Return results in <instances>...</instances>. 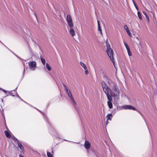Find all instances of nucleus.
<instances>
[{
	"mask_svg": "<svg viewBox=\"0 0 157 157\" xmlns=\"http://www.w3.org/2000/svg\"><path fill=\"white\" fill-rule=\"evenodd\" d=\"M109 85L111 87L112 90L115 92L113 96L114 97H118L120 93V91L117 85L111 80L108 81Z\"/></svg>",
	"mask_w": 157,
	"mask_h": 157,
	"instance_id": "obj_1",
	"label": "nucleus"
},
{
	"mask_svg": "<svg viewBox=\"0 0 157 157\" xmlns=\"http://www.w3.org/2000/svg\"><path fill=\"white\" fill-rule=\"evenodd\" d=\"M106 52L111 61L114 63V58L113 56V51L112 49L106 50Z\"/></svg>",
	"mask_w": 157,
	"mask_h": 157,
	"instance_id": "obj_2",
	"label": "nucleus"
},
{
	"mask_svg": "<svg viewBox=\"0 0 157 157\" xmlns=\"http://www.w3.org/2000/svg\"><path fill=\"white\" fill-rule=\"evenodd\" d=\"M101 84L103 91L104 93H106L107 92L109 91V90H110L111 92L112 91V90L110 89L109 87H108L106 83L104 81L102 82Z\"/></svg>",
	"mask_w": 157,
	"mask_h": 157,
	"instance_id": "obj_3",
	"label": "nucleus"
},
{
	"mask_svg": "<svg viewBox=\"0 0 157 157\" xmlns=\"http://www.w3.org/2000/svg\"><path fill=\"white\" fill-rule=\"evenodd\" d=\"M67 21L70 27L71 28H72L73 26V23L71 17L70 15H67Z\"/></svg>",
	"mask_w": 157,
	"mask_h": 157,
	"instance_id": "obj_4",
	"label": "nucleus"
},
{
	"mask_svg": "<svg viewBox=\"0 0 157 157\" xmlns=\"http://www.w3.org/2000/svg\"><path fill=\"white\" fill-rule=\"evenodd\" d=\"M28 64L30 69L32 70H35V67L36 65V62L34 61H32L29 62L28 63Z\"/></svg>",
	"mask_w": 157,
	"mask_h": 157,
	"instance_id": "obj_5",
	"label": "nucleus"
},
{
	"mask_svg": "<svg viewBox=\"0 0 157 157\" xmlns=\"http://www.w3.org/2000/svg\"><path fill=\"white\" fill-rule=\"evenodd\" d=\"M63 86L65 88V90L67 93L68 96L70 98V97L73 96L72 94L71 93V91L69 90V89L67 87V86L64 83L63 84Z\"/></svg>",
	"mask_w": 157,
	"mask_h": 157,
	"instance_id": "obj_6",
	"label": "nucleus"
},
{
	"mask_svg": "<svg viewBox=\"0 0 157 157\" xmlns=\"http://www.w3.org/2000/svg\"><path fill=\"white\" fill-rule=\"evenodd\" d=\"M91 144L88 141L86 140L84 143V147L86 149H88L90 147Z\"/></svg>",
	"mask_w": 157,
	"mask_h": 157,
	"instance_id": "obj_7",
	"label": "nucleus"
},
{
	"mask_svg": "<svg viewBox=\"0 0 157 157\" xmlns=\"http://www.w3.org/2000/svg\"><path fill=\"white\" fill-rule=\"evenodd\" d=\"M109 91H107L106 92V93H105L106 95L107 96V99L109 100V101H112V98L111 97V96L109 94Z\"/></svg>",
	"mask_w": 157,
	"mask_h": 157,
	"instance_id": "obj_8",
	"label": "nucleus"
},
{
	"mask_svg": "<svg viewBox=\"0 0 157 157\" xmlns=\"http://www.w3.org/2000/svg\"><path fill=\"white\" fill-rule=\"evenodd\" d=\"M4 133L5 135L8 138H10L11 137V135L10 133L8 131H4Z\"/></svg>",
	"mask_w": 157,
	"mask_h": 157,
	"instance_id": "obj_9",
	"label": "nucleus"
},
{
	"mask_svg": "<svg viewBox=\"0 0 157 157\" xmlns=\"http://www.w3.org/2000/svg\"><path fill=\"white\" fill-rule=\"evenodd\" d=\"M69 31L72 36H74L75 35V32L72 28L70 29Z\"/></svg>",
	"mask_w": 157,
	"mask_h": 157,
	"instance_id": "obj_10",
	"label": "nucleus"
},
{
	"mask_svg": "<svg viewBox=\"0 0 157 157\" xmlns=\"http://www.w3.org/2000/svg\"><path fill=\"white\" fill-rule=\"evenodd\" d=\"M107 118V120L111 121L113 117L112 115L111 114H109L106 116Z\"/></svg>",
	"mask_w": 157,
	"mask_h": 157,
	"instance_id": "obj_11",
	"label": "nucleus"
},
{
	"mask_svg": "<svg viewBox=\"0 0 157 157\" xmlns=\"http://www.w3.org/2000/svg\"><path fill=\"white\" fill-rule=\"evenodd\" d=\"M17 143L18 146L20 149L22 151L23 150L24 148L22 144L20 143H19V141H17Z\"/></svg>",
	"mask_w": 157,
	"mask_h": 157,
	"instance_id": "obj_12",
	"label": "nucleus"
},
{
	"mask_svg": "<svg viewBox=\"0 0 157 157\" xmlns=\"http://www.w3.org/2000/svg\"><path fill=\"white\" fill-rule=\"evenodd\" d=\"M107 104L110 109H111L113 108V105L111 101H108Z\"/></svg>",
	"mask_w": 157,
	"mask_h": 157,
	"instance_id": "obj_13",
	"label": "nucleus"
},
{
	"mask_svg": "<svg viewBox=\"0 0 157 157\" xmlns=\"http://www.w3.org/2000/svg\"><path fill=\"white\" fill-rule=\"evenodd\" d=\"M143 13H144V14L146 16V18L147 20V21H148L149 22V21H150V19H149V16H148L147 14L145 12H144V11H143Z\"/></svg>",
	"mask_w": 157,
	"mask_h": 157,
	"instance_id": "obj_14",
	"label": "nucleus"
},
{
	"mask_svg": "<svg viewBox=\"0 0 157 157\" xmlns=\"http://www.w3.org/2000/svg\"><path fill=\"white\" fill-rule=\"evenodd\" d=\"M80 65L83 67L84 69H86L87 68L85 64L84 63L82 62H80Z\"/></svg>",
	"mask_w": 157,
	"mask_h": 157,
	"instance_id": "obj_15",
	"label": "nucleus"
},
{
	"mask_svg": "<svg viewBox=\"0 0 157 157\" xmlns=\"http://www.w3.org/2000/svg\"><path fill=\"white\" fill-rule=\"evenodd\" d=\"M106 48L107 49L106 50H108L109 49H112L110 48V45L108 43V41L107 40L106 42Z\"/></svg>",
	"mask_w": 157,
	"mask_h": 157,
	"instance_id": "obj_16",
	"label": "nucleus"
},
{
	"mask_svg": "<svg viewBox=\"0 0 157 157\" xmlns=\"http://www.w3.org/2000/svg\"><path fill=\"white\" fill-rule=\"evenodd\" d=\"M128 53V55L129 56H131L132 55V54L131 53V51L130 50V48H128L127 49Z\"/></svg>",
	"mask_w": 157,
	"mask_h": 157,
	"instance_id": "obj_17",
	"label": "nucleus"
},
{
	"mask_svg": "<svg viewBox=\"0 0 157 157\" xmlns=\"http://www.w3.org/2000/svg\"><path fill=\"white\" fill-rule=\"evenodd\" d=\"M137 14L138 17L140 20L142 19V17L139 11L137 12Z\"/></svg>",
	"mask_w": 157,
	"mask_h": 157,
	"instance_id": "obj_18",
	"label": "nucleus"
},
{
	"mask_svg": "<svg viewBox=\"0 0 157 157\" xmlns=\"http://www.w3.org/2000/svg\"><path fill=\"white\" fill-rule=\"evenodd\" d=\"M46 68L48 69V71H50L51 70V68L49 66V64H48V63H46Z\"/></svg>",
	"mask_w": 157,
	"mask_h": 157,
	"instance_id": "obj_19",
	"label": "nucleus"
},
{
	"mask_svg": "<svg viewBox=\"0 0 157 157\" xmlns=\"http://www.w3.org/2000/svg\"><path fill=\"white\" fill-rule=\"evenodd\" d=\"M47 155L48 157H53V155L49 152H47Z\"/></svg>",
	"mask_w": 157,
	"mask_h": 157,
	"instance_id": "obj_20",
	"label": "nucleus"
},
{
	"mask_svg": "<svg viewBox=\"0 0 157 157\" xmlns=\"http://www.w3.org/2000/svg\"><path fill=\"white\" fill-rule=\"evenodd\" d=\"M131 106L129 105H126L124 107V109H130Z\"/></svg>",
	"mask_w": 157,
	"mask_h": 157,
	"instance_id": "obj_21",
	"label": "nucleus"
},
{
	"mask_svg": "<svg viewBox=\"0 0 157 157\" xmlns=\"http://www.w3.org/2000/svg\"><path fill=\"white\" fill-rule=\"evenodd\" d=\"M132 0V1L133 3L135 6V7L136 8L137 10H138V7L137 6V5H136V3H135V2L134 1V0Z\"/></svg>",
	"mask_w": 157,
	"mask_h": 157,
	"instance_id": "obj_22",
	"label": "nucleus"
},
{
	"mask_svg": "<svg viewBox=\"0 0 157 157\" xmlns=\"http://www.w3.org/2000/svg\"><path fill=\"white\" fill-rule=\"evenodd\" d=\"M124 28L126 32L129 30L128 26L126 25H124Z\"/></svg>",
	"mask_w": 157,
	"mask_h": 157,
	"instance_id": "obj_23",
	"label": "nucleus"
},
{
	"mask_svg": "<svg viewBox=\"0 0 157 157\" xmlns=\"http://www.w3.org/2000/svg\"><path fill=\"white\" fill-rule=\"evenodd\" d=\"M41 60L42 63L44 64L45 63V59L44 58H43L41 57Z\"/></svg>",
	"mask_w": 157,
	"mask_h": 157,
	"instance_id": "obj_24",
	"label": "nucleus"
},
{
	"mask_svg": "<svg viewBox=\"0 0 157 157\" xmlns=\"http://www.w3.org/2000/svg\"><path fill=\"white\" fill-rule=\"evenodd\" d=\"M124 44L127 49L129 48V47L128 46V44L126 42L124 41Z\"/></svg>",
	"mask_w": 157,
	"mask_h": 157,
	"instance_id": "obj_25",
	"label": "nucleus"
},
{
	"mask_svg": "<svg viewBox=\"0 0 157 157\" xmlns=\"http://www.w3.org/2000/svg\"><path fill=\"white\" fill-rule=\"evenodd\" d=\"M12 139L14 142L18 141V140L14 136L12 137Z\"/></svg>",
	"mask_w": 157,
	"mask_h": 157,
	"instance_id": "obj_26",
	"label": "nucleus"
},
{
	"mask_svg": "<svg viewBox=\"0 0 157 157\" xmlns=\"http://www.w3.org/2000/svg\"><path fill=\"white\" fill-rule=\"evenodd\" d=\"M85 70V74L86 75H87L89 74V72L87 70V68H86V69H84Z\"/></svg>",
	"mask_w": 157,
	"mask_h": 157,
	"instance_id": "obj_27",
	"label": "nucleus"
},
{
	"mask_svg": "<svg viewBox=\"0 0 157 157\" xmlns=\"http://www.w3.org/2000/svg\"><path fill=\"white\" fill-rule=\"evenodd\" d=\"M98 31H100V32L101 34H102V30H101V29L100 25L98 26Z\"/></svg>",
	"mask_w": 157,
	"mask_h": 157,
	"instance_id": "obj_28",
	"label": "nucleus"
},
{
	"mask_svg": "<svg viewBox=\"0 0 157 157\" xmlns=\"http://www.w3.org/2000/svg\"><path fill=\"white\" fill-rule=\"evenodd\" d=\"M126 32L129 36H131V35H132L131 33H130V32L129 30L127 31Z\"/></svg>",
	"mask_w": 157,
	"mask_h": 157,
	"instance_id": "obj_29",
	"label": "nucleus"
},
{
	"mask_svg": "<svg viewBox=\"0 0 157 157\" xmlns=\"http://www.w3.org/2000/svg\"><path fill=\"white\" fill-rule=\"evenodd\" d=\"M130 109H132V110H136V109L135 107L131 106Z\"/></svg>",
	"mask_w": 157,
	"mask_h": 157,
	"instance_id": "obj_30",
	"label": "nucleus"
},
{
	"mask_svg": "<svg viewBox=\"0 0 157 157\" xmlns=\"http://www.w3.org/2000/svg\"><path fill=\"white\" fill-rule=\"evenodd\" d=\"M70 99H71V100L73 102V101H74L75 100H74V98H73V96H72V97H70Z\"/></svg>",
	"mask_w": 157,
	"mask_h": 157,
	"instance_id": "obj_31",
	"label": "nucleus"
},
{
	"mask_svg": "<svg viewBox=\"0 0 157 157\" xmlns=\"http://www.w3.org/2000/svg\"><path fill=\"white\" fill-rule=\"evenodd\" d=\"M9 94H10V95H11L13 96H14V95H13V94H12V93L11 92H9Z\"/></svg>",
	"mask_w": 157,
	"mask_h": 157,
	"instance_id": "obj_32",
	"label": "nucleus"
},
{
	"mask_svg": "<svg viewBox=\"0 0 157 157\" xmlns=\"http://www.w3.org/2000/svg\"><path fill=\"white\" fill-rule=\"evenodd\" d=\"M97 23H98V26H99V25H100V22H99V20H98L97 21Z\"/></svg>",
	"mask_w": 157,
	"mask_h": 157,
	"instance_id": "obj_33",
	"label": "nucleus"
},
{
	"mask_svg": "<svg viewBox=\"0 0 157 157\" xmlns=\"http://www.w3.org/2000/svg\"><path fill=\"white\" fill-rule=\"evenodd\" d=\"M73 102L74 104L75 105H77V103L75 101H73Z\"/></svg>",
	"mask_w": 157,
	"mask_h": 157,
	"instance_id": "obj_34",
	"label": "nucleus"
},
{
	"mask_svg": "<svg viewBox=\"0 0 157 157\" xmlns=\"http://www.w3.org/2000/svg\"><path fill=\"white\" fill-rule=\"evenodd\" d=\"M19 157H24V156L21 155H20Z\"/></svg>",
	"mask_w": 157,
	"mask_h": 157,
	"instance_id": "obj_35",
	"label": "nucleus"
},
{
	"mask_svg": "<svg viewBox=\"0 0 157 157\" xmlns=\"http://www.w3.org/2000/svg\"><path fill=\"white\" fill-rule=\"evenodd\" d=\"M34 15L35 16V17H36V18H37V15L35 13H34Z\"/></svg>",
	"mask_w": 157,
	"mask_h": 157,
	"instance_id": "obj_36",
	"label": "nucleus"
},
{
	"mask_svg": "<svg viewBox=\"0 0 157 157\" xmlns=\"http://www.w3.org/2000/svg\"><path fill=\"white\" fill-rule=\"evenodd\" d=\"M108 123V121H107L106 122V124H107Z\"/></svg>",
	"mask_w": 157,
	"mask_h": 157,
	"instance_id": "obj_37",
	"label": "nucleus"
}]
</instances>
